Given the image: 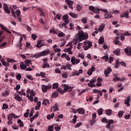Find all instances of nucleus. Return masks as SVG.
I'll return each instance as SVG.
<instances>
[{
    "label": "nucleus",
    "instance_id": "nucleus-1",
    "mask_svg": "<svg viewBox=\"0 0 131 131\" xmlns=\"http://www.w3.org/2000/svg\"><path fill=\"white\" fill-rule=\"evenodd\" d=\"M89 36L88 34H84V33L82 30L78 31L77 34L75 36V42L74 45H77V42H80L82 40H84L88 38Z\"/></svg>",
    "mask_w": 131,
    "mask_h": 131
},
{
    "label": "nucleus",
    "instance_id": "nucleus-2",
    "mask_svg": "<svg viewBox=\"0 0 131 131\" xmlns=\"http://www.w3.org/2000/svg\"><path fill=\"white\" fill-rule=\"evenodd\" d=\"M7 61L6 62L4 59H1V62L2 63L3 65L5 66V67H10V63H14L17 62V61L15 60L14 59H12L11 58H7Z\"/></svg>",
    "mask_w": 131,
    "mask_h": 131
},
{
    "label": "nucleus",
    "instance_id": "nucleus-3",
    "mask_svg": "<svg viewBox=\"0 0 131 131\" xmlns=\"http://www.w3.org/2000/svg\"><path fill=\"white\" fill-rule=\"evenodd\" d=\"M107 123V124L106 125L105 128L107 129H112L113 128V126L111 125L114 124V121L112 119H108Z\"/></svg>",
    "mask_w": 131,
    "mask_h": 131
},
{
    "label": "nucleus",
    "instance_id": "nucleus-4",
    "mask_svg": "<svg viewBox=\"0 0 131 131\" xmlns=\"http://www.w3.org/2000/svg\"><path fill=\"white\" fill-rule=\"evenodd\" d=\"M41 89L42 92H43V93H47V92H48V90H51V89H52V85H46L45 84H43L41 86Z\"/></svg>",
    "mask_w": 131,
    "mask_h": 131
},
{
    "label": "nucleus",
    "instance_id": "nucleus-5",
    "mask_svg": "<svg viewBox=\"0 0 131 131\" xmlns=\"http://www.w3.org/2000/svg\"><path fill=\"white\" fill-rule=\"evenodd\" d=\"M62 86L64 88L63 90L64 93H66L67 92H72V90H73V87L69 86V85H67L66 84H64L62 85Z\"/></svg>",
    "mask_w": 131,
    "mask_h": 131
},
{
    "label": "nucleus",
    "instance_id": "nucleus-6",
    "mask_svg": "<svg viewBox=\"0 0 131 131\" xmlns=\"http://www.w3.org/2000/svg\"><path fill=\"white\" fill-rule=\"evenodd\" d=\"M84 51H88L90 48H92L93 44H92V42H84Z\"/></svg>",
    "mask_w": 131,
    "mask_h": 131
},
{
    "label": "nucleus",
    "instance_id": "nucleus-7",
    "mask_svg": "<svg viewBox=\"0 0 131 131\" xmlns=\"http://www.w3.org/2000/svg\"><path fill=\"white\" fill-rule=\"evenodd\" d=\"M71 62L72 65H75V64H78L80 62V59H75V57L73 56L71 59Z\"/></svg>",
    "mask_w": 131,
    "mask_h": 131
},
{
    "label": "nucleus",
    "instance_id": "nucleus-8",
    "mask_svg": "<svg viewBox=\"0 0 131 131\" xmlns=\"http://www.w3.org/2000/svg\"><path fill=\"white\" fill-rule=\"evenodd\" d=\"M65 2L67 4L69 8L71 10H73V5L74 4V2L71 0H66Z\"/></svg>",
    "mask_w": 131,
    "mask_h": 131
},
{
    "label": "nucleus",
    "instance_id": "nucleus-9",
    "mask_svg": "<svg viewBox=\"0 0 131 131\" xmlns=\"http://www.w3.org/2000/svg\"><path fill=\"white\" fill-rule=\"evenodd\" d=\"M97 80H96V79H91L90 81V83H88L89 86H90V88H96V84L94 83Z\"/></svg>",
    "mask_w": 131,
    "mask_h": 131
},
{
    "label": "nucleus",
    "instance_id": "nucleus-10",
    "mask_svg": "<svg viewBox=\"0 0 131 131\" xmlns=\"http://www.w3.org/2000/svg\"><path fill=\"white\" fill-rule=\"evenodd\" d=\"M13 118H18V117L15 115V114L11 113L7 117V119L9 121H13Z\"/></svg>",
    "mask_w": 131,
    "mask_h": 131
},
{
    "label": "nucleus",
    "instance_id": "nucleus-11",
    "mask_svg": "<svg viewBox=\"0 0 131 131\" xmlns=\"http://www.w3.org/2000/svg\"><path fill=\"white\" fill-rule=\"evenodd\" d=\"M112 72V69L110 68H108L107 69L104 70V73L105 77H108L109 74H110V72Z\"/></svg>",
    "mask_w": 131,
    "mask_h": 131
},
{
    "label": "nucleus",
    "instance_id": "nucleus-12",
    "mask_svg": "<svg viewBox=\"0 0 131 131\" xmlns=\"http://www.w3.org/2000/svg\"><path fill=\"white\" fill-rule=\"evenodd\" d=\"M3 9L5 11V12L7 13V14H10V13H11L10 10H9V7L8 6V5L7 4L4 3L3 5Z\"/></svg>",
    "mask_w": 131,
    "mask_h": 131
},
{
    "label": "nucleus",
    "instance_id": "nucleus-13",
    "mask_svg": "<svg viewBox=\"0 0 131 131\" xmlns=\"http://www.w3.org/2000/svg\"><path fill=\"white\" fill-rule=\"evenodd\" d=\"M128 15H129V13L128 11H126L123 14H121L120 18H126V19H128V18H129V16Z\"/></svg>",
    "mask_w": 131,
    "mask_h": 131
},
{
    "label": "nucleus",
    "instance_id": "nucleus-14",
    "mask_svg": "<svg viewBox=\"0 0 131 131\" xmlns=\"http://www.w3.org/2000/svg\"><path fill=\"white\" fill-rule=\"evenodd\" d=\"M82 73V70H76L72 73L73 76H79V74Z\"/></svg>",
    "mask_w": 131,
    "mask_h": 131
},
{
    "label": "nucleus",
    "instance_id": "nucleus-15",
    "mask_svg": "<svg viewBox=\"0 0 131 131\" xmlns=\"http://www.w3.org/2000/svg\"><path fill=\"white\" fill-rule=\"evenodd\" d=\"M125 53L127 56H131V47H127L124 49Z\"/></svg>",
    "mask_w": 131,
    "mask_h": 131
},
{
    "label": "nucleus",
    "instance_id": "nucleus-16",
    "mask_svg": "<svg viewBox=\"0 0 131 131\" xmlns=\"http://www.w3.org/2000/svg\"><path fill=\"white\" fill-rule=\"evenodd\" d=\"M95 70H96V69L95 68V67L93 66L91 67V69H90L87 72V74H88V75L91 76L93 74V72H94V71H95Z\"/></svg>",
    "mask_w": 131,
    "mask_h": 131
},
{
    "label": "nucleus",
    "instance_id": "nucleus-17",
    "mask_svg": "<svg viewBox=\"0 0 131 131\" xmlns=\"http://www.w3.org/2000/svg\"><path fill=\"white\" fill-rule=\"evenodd\" d=\"M0 27L3 29V30H4V31H6V32H7V33H9V34H12V32L10 31L8 28H7L6 27H4L3 25H0Z\"/></svg>",
    "mask_w": 131,
    "mask_h": 131
},
{
    "label": "nucleus",
    "instance_id": "nucleus-18",
    "mask_svg": "<svg viewBox=\"0 0 131 131\" xmlns=\"http://www.w3.org/2000/svg\"><path fill=\"white\" fill-rule=\"evenodd\" d=\"M42 52V55L43 57H46V56H48V55H49V54H51V51L50 50H45Z\"/></svg>",
    "mask_w": 131,
    "mask_h": 131
},
{
    "label": "nucleus",
    "instance_id": "nucleus-19",
    "mask_svg": "<svg viewBox=\"0 0 131 131\" xmlns=\"http://www.w3.org/2000/svg\"><path fill=\"white\" fill-rule=\"evenodd\" d=\"M68 18H69L68 15H64L62 16V19L64 22L66 23V24H68L69 23V19H68Z\"/></svg>",
    "mask_w": 131,
    "mask_h": 131
},
{
    "label": "nucleus",
    "instance_id": "nucleus-20",
    "mask_svg": "<svg viewBox=\"0 0 131 131\" xmlns=\"http://www.w3.org/2000/svg\"><path fill=\"white\" fill-rule=\"evenodd\" d=\"M77 111L78 112V113L79 114H81L82 115H84V114L85 113V111H84V109L83 108H79L77 110Z\"/></svg>",
    "mask_w": 131,
    "mask_h": 131
},
{
    "label": "nucleus",
    "instance_id": "nucleus-21",
    "mask_svg": "<svg viewBox=\"0 0 131 131\" xmlns=\"http://www.w3.org/2000/svg\"><path fill=\"white\" fill-rule=\"evenodd\" d=\"M129 102H130V96L127 97V99L125 100L124 102V104H125V105H127V107H129V106H130V104H129Z\"/></svg>",
    "mask_w": 131,
    "mask_h": 131
},
{
    "label": "nucleus",
    "instance_id": "nucleus-22",
    "mask_svg": "<svg viewBox=\"0 0 131 131\" xmlns=\"http://www.w3.org/2000/svg\"><path fill=\"white\" fill-rule=\"evenodd\" d=\"M112 12H111L108 14H105L104 16H106L104 17V19H111V18L113 17V16H112Z\"/></svg>",
    "mask_w": 131,
    "mask_h": 131
},
{
    "label": "nucleus",
    "instance_id": "nucleus-23",
    "mask_svg": "<svg viewBox=\"0 0 131 131\" xmlns=\"http://www.w3.org/2000/svg\"><path fill=\"white\" fill-rule=\"evenodd\" d=\"M112 113H113V112H112L111 109H108L105 110V114L107 116H111V115H112Z\"/></svg>",
    "mask_w": 131,
    "mask_h": 131
},
{
    "label": "nucleus",
    "instance_id": "nucleus-24",
    "mask_svg": "<svg viewBox=\"0 0 131 131\" xmlns=\"http://www.w3.org/2000/svg\"><path fill=\"white\" fill-rule=\"evenodd\" d=\"M19 67L21 70H25L27 68V66H25L23 62H20Z\"/></svg>",
    "mask_w": 131,
    "mask_h": 131
},
{
    "label": "nucleus",
    "instance_id": "nucleus-25",
    "mask_svg": "<svg viewBox=\"0 0 131 131\" xmlns=\"http://www.w3.org/2000/svg\"><path fill=\"white\" fill-rule=\"evenodd\" d=\"M42 56H43L42 53L41 52L38 53L37 54H34V58L36 57V59H37V58H40V57H42Z\"/></svg>",
    "mask_w": 131,
    "mask_h": 131
},
{
    "label": "nucleus",
    "instance_id": "nucleus-26",
    "mask_svg": "<svg viewBox=\"0 0 131 131\" xmlns=\"http://www.w3.org/2000/svg\"><path fill=\"white\" fill-rule=\"evenodd\" d=\"M14 99L18 102H22V98H21V97H20L18 95H15Z\"/></svg>",
    "mask_w": 131,
    "mask_h": 131
},
{
    "label": "nucleus",
    "instance_id": "nucleus-27",
    "mask_svg": "<svg viewBox=\"0 0 131 131\" xmlns=\"http://www.w3.org/2000/svg\"><path fill=\"white\" fill-rule=\"evenodd\" d=\"M59 88V83H54L52 85V90H58Z\"/></svg>",
    "mask_w": 131,
    "mask_h": 131
},
{
    "label": "nucleus",
    "instance_id": "nucleus-28",
    "mask_svg": "<svg viewBox=\"0 0 131 131\" xmlns=\"http://www.w3.org/2000/svg\"><path fill=\"white\" fill-rule=\"evenodd\" d=\"M113 53L115 55H116V56H120V49H116L113 51Z\"/></svg>",
    "mask_w": 131,
    "mask_h": 131
},
{
    "label": "nucleus",
    "instance_id": "nucleus-29",
    "mask_svg": "<svg viewBox=\"0 0 131 131\" xmlns=\"http://www.w3.org/2000/svg\"><path fill=\"white\" fill-rule=\"evenodd\" d=\"M98 42L99 45H103L104 43V37H100L98 40Z\"/></svg>",
    "mask_w": 131,
    "mask_h": 131
},
{
    "label": "nucleus",
    "instance_id": "nucleus-30",
    "mask_svg": "<svg viewBox=\"0 0 131 131\" xmlns=\"http://www.w3.org/2000/svg\"><path fill=\"white\" fill-rule=\"evenodd\" d=\"M48 104H50V100L49 99H44L42 102V105L47 106Z\"/></svg>",
    "mask_w": 131,
    "mask_h": 131
},
{
    "label": "nucleus",
    "instance_id": "nucleus-31",
    "mask_svg": "<svg viewBox=\"0 0 131 131\" xmlns=\"http://www.w3.org/2000/svg\"><path fill=\"white\" fill-rule=\"evenodd\" d=\"M59 111V106L57 103H55L53 106V111Z\"/></svg>",
    "mask_w": 131,
    "mask_h": 131
},
{
    "label": "nucleus",
    "instance_id": "nucleus-32",
    "mask_svg": "<svg viewBox=\"0 0 131 131\" xmlns=\"http://www.w3.org/2000/svg\"><path fill=\"white\" fill-rule=\"evenodd\" d=\"M69 15L72 18H75V19H76V18H77V14H74L73 12H70Z\"/></svg>",
    "mask_w": 131,
    "mask_h": 131
},
{
    "label": "nucleus",
    "instance_id": "nucleus-33",
    "mask_svg": "<svg viewBox=\"0 0 131 131\" xmlns=\"http://www.w3.org/2000/svg\"><path fill=\"white\" fill-rule=\"evenodd\" d=\"M17 123L19 124L20 127H23L24 126V123L21 120H18Z\"/></svg>",
    "mask_w": 131,
    "mask_h": 131
},
{
    "label": "nucleus",
    "instance_id": "nucleus-34",
    "mask_svg": "<svg viewBox=\"0 0 131 131\" xmlns=\"http://www.w3.org/2000/svg\"><path fill=\"white\" fill-rule=\"evenodd\" d=\"M100 11H101V9H100V8L95 7L94 11H93V13H95L96 14H99Z\"/></svg>",
    "mask_w": 131,
    "mask_h": 131
},
{
    "label": "nucleus",
    "instance_id": "nucleus-35",
    "mask_svg": "<svg viewBox=\"0 0 131 131\" xmlns=\"http://www.w3.org/2000/svg\"><path fill=\"white\" fill-rule=\"evenodd\" d=\"M76 121H77V116H76V115H75L74 116V118L73 119V123H74V124H75V123H76Z\"/></svg>",
    "mask_w": 131,
    "mask_h": 131
},
{
    "label": "nucleus",
    "instance_id": "nucleus-36",
    "mask_svg": "<svg viewBox=\"0 0 131 131\" xmlns=\"http://www.w3.org/2000/svg\"><path fill=\"white\" fill-rule=\"evenodd\" d=\"M59 96V93L58 92H56L52 94V97L53 98H57Z\"/></svg>",
    "mask_w": 131,
    "mask_h": 131
},
{
    "label": "nucleus",
    "instance_id": "nucleus-37",
    "mask_svg": "<svg viewBox=\"0 0 131 131\" xmlns=\"http://www.w3.org/2000/svg\"><path fill=\"white\" fill-rule=\"evenodd\" d=\"M28 115H29V109L27 110L26 113L24 114V116L26 118H27V117H28Z\"/></svg>",
    "mask_w": 131,
    "mask_h": 131
},
{
    "label": "nucleus",
    "instance_id": "nucleus-38",
    "mask_svg": "<svg viewBox=\"0 0 131 131\" xmlns=\"http://www.w3.org/2000/svg\"><path fill=\"white\" fill-rule=\"evenodd\" d=\"M18 95H20L21 96H26V93L25 92H24V90H21V92L18 91Z\"/></svg>",
    "mask_w": 131,
    "mask_h": 131
},
{
    "label": "nucleus",
    "instance_id": "nucleus-39",
    "mask_svg": "<svg viewBox=\"0 0 131 131\" xmlns=\"http://www.w3.org/2000/svg\"><path fill=\"white\" fill-rule=\"evenodd\" d=\"M81 21L83 24H86V23H88V18H86V17H84L81 19Z\"/></svg>",
    "mask_w": 131,
    "mask_h": 131
},
{
    "label": "nucleus",
    "instance_id": "nucleus-40",
    "mask_svg": "<svg viewBox=\"0 0 131 131\" xmlns=\"http://www.w3.org/2000/svg\"><path fill=\"white\" fill-rule=\"evenodd\" d=\"M97 113H98L99 115H102L103 114V108H100L97 110Z\"/></svg>",
    "mask_w": 131,
    "mask_h": 131
},
{
    "label": "nucleus",
    "instance_id": "nucleus-41",
    "mask_svg": "<svg viewBox=\"0 0 131 131\" xmlns=\"http://www.w3.org/2000/svg\"><path fill=\"white\" fill-rule=\"evenodd\" d=\"M104 28H105V25H102L100 26L99 28V30L100 32L103 31V30H104Z\"/></svg>",
    "mask_w": 131,
    "mask_h": 131
},
{
    "label": "nucleus",
    "instance_id": "nucleus-42",
    "mask_svg": "<svg viewBox=\"0 0 131 131\" xmlns=\"http://www.w3.org/2000/svg\"><path fill=\"white\" fill-rule=\"evenodd\" d=\"M76 9L78 12H80V11H81V9H82V7L80 5H77L76 7Z\"/></svg>",
    "mask_w": 131,
    "mask_h": 131
},
{
    "label": "nucleus",
    "instance_id": "nucleus-43",
    "mask_svg": "<svg viewBox=\"0 0 131 131\" xmlns=\"http://www.w3.org/2000/svg\"><path fill=\"white\" fill-rule=\"evenodd\" d=\"M123 113H124V112H123L121 111H120L118 113V116H119V118H121V117H122V116H123Z\"/></svg>",
    "mask_w": 131,
    "mask_h": 131
},
{
    "label": "nucleus",
    "instance_id": "nucleus-44",
    "mask_svg": "<svg viewBox=\"0 0 131 131\" xmlns=\"http://www.w3.org/2000/svg\"><path fill=\"white\" fill-rule=\"evenodd\" d=\"M57 91L58 93H59L60 94H61V95H64V90H62V89H61L60 88H58L57 89Z\"/></svg>",
    "mask_w": 131,
    "mask_h": 131
},
{
    "label": "nucleus",
    "instance_id": "nucleus-45",
    "mask_svg": "<svg viewBox=\"0 0 131 131\" xmlns=\"http://www.w3.org/2000/svg\"><path fill=\"white\" fill-rule=\"evenodd\" d=\"M26 66H29V65L31 64V61L29 60H26L25 62Z\"/></svg>",
    "mask_w": 131,
    "mask_h": 131
},
{
    "label": "nucleus",
    "instance_id": "nucleus-46",
    "mask_svg": "<svg viewBox=\"0 0 131 131\" xmlns=\"http://www.w3.org/2000/svg\"><path fill=\"white\" fill-rule=\"evenodd\" d=\"M9 108V105L8 104L4 103L3 105L2 109L3 110H5V109H8Z\"/></svg>",
    "mask_w": 131,
    "mask_h": 131
},
{
    "label": "nucleus",
    "instance_id": "nucleus-47",
    "mask_svg": "<svg viewBox=\"0 0 131 131\" xmlns=\"http://www.w3.org/2000/svg\"><path fill=\"white\" fill-rule=\"evenodd\" d=\"M108 121V119H107V118H103L101 120V122H102L103 123H107Z\"/></svg>",
    "mask_w": 131,
    "mask_h": 131
},
{
    "label": "nucleus",
    "instance_id": "nucleus-48",
    "mask_svg": "<svg viewBox=\"0 0 131 131\" xmlns=\"http://www.w3.org/2000/svg\"><path fill=\"white\" fill-rule=\"evenodd\" d=\"M66 68H67V69L68 70H71V67H72V64H70L69 63H68L66 64Z\"/></svg>",
    "mask_w": 131,
    "mask_h": 131
},
{
    "label": "nucleus",
    "instance_id": "nucleus-49",
    "mask_svg": "<svg viewBox=\"0 0 131 131\" xmlns=\"http://www.w3.org/2000/svg\"><path fill=\"white\" fill-rule=\"evenodd\" d=\"M58 37H63L65 36V33H64L63 32H61L60 33H58Z\"/></svg>",
    "mask_w": 131,
    "mask_h": 131
},
{
    "label": "nucleus",
    "instance_id": "nucleus-50",
    "mask_svg": "<svg viewBox=\"0 0 131 131\" xmlns=\"http://www.w3.org/2000/svg\"><path fill=\"white\" fill-rule=\"evenodd\" d=\"M89 9L90 10V11H91V12H94L95 11V7L93 6H90L89 7Z\"/></svg>",
    "mask_w": 131,
    "mask_h": 131
},
{
    "label": "nucleus",
    "instance_id": "nucleus-51",
    "mask_svg": "<svg viewBox=\"0 0 131 131\" xmlns=\"http://www.w3.org/2000/svg\"><path fill=\"white\" fill-rule=\"evenodd\" d=\"M81 125H82V123L79 122L75 125V128H77L78 127L81 126Z\"/></svg>",
    "mask_w": 131,
    "mask_h": 131
},
{
    "label": "nucleus",
    "instance_id": "nucleus-52",
    "mask_svg": "<svg viewBox=\"0 0 131 131\" xmlns=\"http://www.w3.org/2000/svg\"><path fill=\"white\" fill-rule=\"evenodd\" d=\"M66 25H67V24L63 23L61 24V25H59V27H60V28H62V27H64L66 29H67V26Z\"/></svg>",
    "mask_w": 131,
    "mask_h": 131
},
{
    "label": "nucleus",
    "instance_id": "nucleus-53",
    "mask_svg": "<svg viewBox=\"0 0 131 131\" xmlns=\"http://www.w3.org/2000/svg\"><path fill=\"white\" fill-rule=\"evenodd\" d=\"M41 41H42L41 40H38L37 41V44L36 45V48H38V49H39V46L41 44Z\"/></svg>",
    "mask_w": 131,
    "mask_h": 131
},
{
    "label": "nucleus",
    "instance_id": "nucleus-54",
    "mask_svg": "<svg viewBox=\"0 0 131 131\" xmlns=\"http://www.w3.org/2000/svg\"><path fill=\"white\" fill-rule=\"evenodd\" d=\"M50 67V64L49 63H43L42 66V68L45 69V68H48Z\"/></svg>",
    "mask_w": 131,
    "mask_h": 131
},
{
    "label": "nucleus",
    "instance_id": "nucleus-55",
    "mask_svg": "<svg viewBox=\"0 0 131 131\" xmlns=\"http://www.w3.org/2000/svg\"><path fill=\"white\" fill-rule=\"evenodd\" d=\"M12 127L13 129H14V130L19 129V127L18 126H16L15 124L12 125Z\"/></svg>",
    "mask_w": 131,
    "mask_h": 131
},
{
    "label": "nucleus",
    "instance_id": "nucleus-56",
    "mask_svg": "<svg viewBox=\"0 0 131 131\" xmlns=\"http://www.w3.org/2000/svg\"><path fill=\"white\" fill-rule=\"evenodd\" d=\"M15 14H16L17 16H21V11H20V10L18 9L15 12Z\"/></svg>",
    "mask_w": 131,
    "mask_h": 131
},
{
    "label": "nucleus",
    "instance_id": "nucleus-57",
    "mask_svg": "<svg viewBox=\"0 0 131 131\" xmlns=\"http://www.w3.org/2000/svg\"><path fill=\"white\" fill-rule=\"evenodd\" d=\"M7 45V42H3L1 45H0V49H4L5 46Z\"/></svg>",
    "mask_w": 131,
    "mask_h": 131
},
{
    "label": "nucleus",
    "instance_id": "nucleus-58",
    "mask_svg": "<svg viewBox=\"0 0 131 131\" xmlns=\"http://www.w3.org/2000/svg\"><path fill=\"white\" fill-rule=\"evenodd\" d=\"M31 37H32V39H33V40H35V39H36V38H37V36L34 34H32L31 35Z\"/></svg>",
    "mask_w": 131,
    "mask_h": 131
},
{
    "label": "nucleus",
    "instance_id": "nucleus-59",
    "mask_svg": "<svg viewBox=\"0 0 131 131\" xmlns=\"http://www.w3.org/2000/svg\"><path fill=\"white\" fill-rule=\"evenodd\" d=\"M72 46H70L69 48L66 49V50L64 51L66 53H67V52H70L72 50Z\"/></svg>",
    "mask_w": 131,
    "mask_h": 131
},
{
    "label": "nucleus",
    "instance_id": "nucleus-60",
    "mask_svg": "<svg viewBox=\"0 0 131 131\" xmlns=\"http://www.w3.org/2000/svg\"><path fill=\"white\" fill-rule=\"evenodd\" d=\"M21 77H22V76H21V74H18L16 75V79H17V80H21Z\"/></svg>",
    "mask_w": 131,
    "mask_h": 131
},
{
    "label": "nucleus",
    "instance_id": "nucleus-61",
    "mask_svg": "<svg viewBox=\"0 0 131 131\" xmlns=\"http://www.w3.org/2000/svg\"><path fill=\"white\" fill-rule=\"evenodd\" d=\"M120 78L117 77V78H114L113 81H114L115 82H116V81H120Z\"/></svg>",
    "mask_w": 131,
    "mask_h": 131
},
{
    "label": "nucleus",
    "instance_id": "nucleus-62",
    "mask_svg": "<svg viewBox=\"0 0 131 131\" xmlns=\"http://www.w3.org/2000/svg\"><path fill=\"white\" fill-rule=\"evenodd\" d=\"M102 59L103 60H105V61H108L109 57H108V55H105V56L102 57Z\"/></svg>",
    "mask_w": 131,
    "mask_h": 131
},
{
    "label": "nucleus",
    "instance_id": "nucleus-63",
    "mask_svg": "<svg viewBox=\"0 0 131 131\" xmlns=\"http://www.w3.org/2000/svg\"><path fill=\"white\" fill-rule=\"evenodd\" d=\"M40 75L42 77V78H45V77H46V73L43 72H40Z\"/></svg>",
    "mask_w": 131,
    "mask_h": 131
},
{
    "label": "nucleus",
    "instance_id": "nucleus-64",
    "mask_svg": "<svg viewBox=\"0 0 131 131\" xmlns=\"http://www.w3.org/2000/svg\"><path fill=\"white\" fill-rule=\"evenodd\" d=\"M27 78H28V79H29L30 80H34V78H33V77H32V76L30 75H28L27 76Z\"/></svg>",
    "mask_w": 131,
    "mask_h": 131
}]
</instances>
